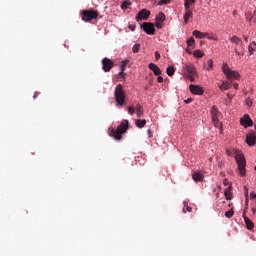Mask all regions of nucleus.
I'll return each instance as SVG.
<instances>
[{
  "instance_id": "1",
  "label": "nucleus",
  "mask_w": 256,
  "mask_h": 256,
  "mask_svg": "<svg viewBox=\"0 0 256 256\" xmlns=\"http://www.w3.org/2000/svg\"><path fill=\"white\" fill-rule=\"evenodd\" d=\"M127 129H129V120H123L117 129H109V135L116 141H121L123 139V133H126Z\"/></svg>"
},
{
  "instance_id": "2",
  "label": "nucleus",
  "mask_w": 256,
  "mask_h": 256,
  "mask_svg": "<svg viewBox=\"0 0 256 256\" xmlns=\"http://www.w3.org/2000/svg\"><path fill=\"white\" fill-rule=\"evenodd\" d=\"M236 163L238 165V171L240 177H245L247 175V170L245 167H247V160L245 159V154L241 151H236L235 155Z\"/></svg>"
},
{
  "instance_id": "3",
  "label": "nucleus",
  "mask_w": 256,
  "mask_h": 256,
  "mask_svg": "<svg viewBox=\"0 0 256 256\" xmlns=\"http://www.w3.org/2000/svg\"><path fill=\"white\" fill-rule=\"evenodd\" d=\"M114 99L116 101V107L121 109L125 105V90H123V85L118 84L114 91Z\"/></svg>"
},
{
  "instance_id": "4",
  "label": "nucleus",
  "mask_w": 256,
  "mask_h": 256,
  "mask_svg": "<svg viewBox=\"0 0 256 256\" xmlns=\"http://www.w3.org/2000/svg\"><path fill=\"white\" fill-rule=\"evenodd\" d=\"M231 43L235 45L234 47V53L238 56H244L245 55V44L241 41V38L239 36L234 35L230 38Z\"/></svg>"
},
{
  "instance_id": "5",
  "label": "nucleus",
  "mask_w": 256,
  "mask_h": 256,
  "mask_svg": "<svg viewBox=\"0 0 256 256\" xmlns=\"http://www.w3.org/2000/svg\"><path fill=\"white\" fill-rule=\"evenodd\" d=\"M82 21L86 23L89 21H93V19H97L99 17V12L94 9L83 10L81 12Z\"/></svg>"
},
{
  "instance_id": "6",
  "label": "nucleus",
  "mask_w": 256,
  "mask_h": 256,
  "mask_svg": "<svg viewBox=\"0 0 256 256\" xmlns=\"http://www.w3.org/2000/svg\"><path fill=\"white\" fill-rule=\"evenodd\" d=\"M210 114L214 127L221 129V122L219 121V117H221V112L219 111V108H217V106H212Z\"/></svg>"
},
{
  "instance_id": "7",
  "label": "nucleus",
  "mask_w": 256,
  "mask_h": 256,
  "mask_svg": "<svg viewBox=\"0 0 256 256\" xmlns=\"http://www.w3.org/2000/svg\"><path fill=\"white\" fill-rule=\"evenodd\" d=\"M141 29H143L144 33L147 35H155V25L151 22L142 23Z\"/></svg>"
},
{
  "instance_id": "8",
  "label": "nucleus",
  "mask_w": 256,
  "mask_h": 256,
  "mask_svg": "<svg viewBox=\"0 0 256 256\" xmlns=\"http://www.w3.org/2000/svg\"><path fill=\"white\" fill-rule=\"evenodd\" d=\"M115 67V62L109 58L102 59V69L104 73H109Z\"/></svg>"
},
{
  "instance_id": "9",
  "label": "nucleus",
  "mask_w": 256,
  "mask_h": 256,
  "mask_svg": "<svg viewBox=\"0 0 256 256\" xmlns=\"http://www.w3.org/2000/svg\"><path fill=\"white\" fill-rule=\"evenodd\" d=\"M151 16V12L147 9H142L138 12L136 16V21H147Z\"/></svg>"
},
{
  "instance_id": "10",
  "label": "nucleus",
  "mask_w": 256,
  "mask_h": 256,
  "mask_svg": "<svg viewBox=\"0 0 256 256\" xmlns=\"http://www.w3.org/2000/svg\"><path fill=\"white\" fill-rule=\"evenodd\" d=\"M246 143H247V145H249V147H253L254 145H256V133H255V131H250L246 135Z\"/></svg>"
},
{
  "instance_id": "11",
  "label": "nucleus",
  "mask_w": 256,
  "mask_h": 256,
  "mask_svg": "<svg viewBox=\"0 0 256 256\" xmlns=\"http://www.w3.org/2000/svg\"><path fill=\"white\" fill-rule=\"evenodd\" d=\"M190 93L193 95H203L205 93V90H203V87L195 84H190L189 86Z\"/></svg>"
},
{
  "instance_id": "12",
  "label": "nucleus",
  "mask_w": 256,
  "mask_h": 256,
  "mask_svg": "<svg viewBox=\"0 0 256 256\" xmlns=\"http://www.w3.org/2000/svg\"><path fill=\"white\" fill-rule=\"evenodd\" d=\"M240 125L245 127V129H247V127H253V120L248 114H245L244 117L240 120Z\"/></svg>"
},
{
  "instance_id": "13",
  "label": "nucleus",
  "mask_w": 256,
  "mask_h": 256,
  "mask_svg": "<svg viewBox=\"0 0 256 256\" xmlns=\"http://www.w3.org/2000/svg\"><path fill=\"white\" fill-rule=\"evenodd\" d=\"M183 69L188 75H197V68H195V65L191 63L184 64Z\"/></svg>"
},
{
  "instance_id": "14",
  "label": "nucleus",
  "mask_w": 256,
  "mask_h": 256,
  "mask_svg": "<svg viewBox=\"0 0 256 256\" xmlns=\"http://www.w3.org/2000/svg\"><path fill=\"white\" fill-rule=\"evenodd\" d=\"M245 213H246V211L243 212V219H244L246 228L248 229V231H253L255 224H253V221H251V219H249V217H247V215H245Z\"/></svg>"
},
{
  "instance_id": "15",
  "label": "nucleus",
  "mask_w": 256,
  "mask_h": 256,
  "mask_svg": "<svg viewBox=\"0 0 256 256\" xmlns=\"http://www.w3.org/2000/svg\"><path fill=\"white\" fill-rule=\"evenodd\" d=\"M148 67L150 71L154 73V75L156 76L161 75V68H159V66H157L155 63H149Z\"/></svg>"
},
{
  "instance_id": "16",
  "label": "nucleus",
  "mask_w": 256,
  "mask_h": 256,
  "mask_svg": "<svg viewBox=\"0 0 256 256\" xmlns=\"http://www.w3.org/2000/svg\"><path fill=\"white\" fill-rule=\"evenodd\" d=\"M227 79H230V81H233L234 79H239L241 76L239 75V72L230 70L228 74H226Z\"/></svg>"
},
{
  "instance_id": "17",
  "label": "nucleus",
  "mask_w": 256,
  "mask_h": 256,
  "mask_svg": "<svg viewBox=\"0 0 256 256\" xmlns=\"http://www.w3.org/2000/svg\"><path fill=\"white\" fill-rule=\"evenodd\" d=\"M192 35L194 37H196V39H205V37H207L208 34L207 33H203V32H201L199 30H194L192 32Z\"/></svg>"
},
{
  "instance_id": "18",
  "label": "nucleus",
  "mask_w": 256,
  "mask_h": 256,
  "mask_svg": "<svg viewBox=\"0 0 256 256\" xmlns=\"http://www.w3.org/2000/svg\"><path fill=\"white\" fill-rule=\"evenodd\" d=\"M145 111L143 110V106L141 104L136 105V117L141 118Z\"/></svg>"
},
{
  "instance_id": "19",
  "label": "nucleus",
  "mask_w": 256,
  "mask_h": 256,
  "mask_svg": "<svg viewBox=\"0 0 256 256\" xmlns=\"http://www.w3.org/2000/svg\"><path fill=\"white\" fill-rule=\"evenodd\" d=\"M135 125H136V127H138V129H143V127H145V125H147V120H145V119H137L135 121Z\"/></svg>"
},
{
  "instance_id": "20",
  "label": "nucleus",
  "mask_w": 256,
  "mask_h": 256,
  "mask_svg": "<svg viewBox=\"0 0 256 256\" xmlns=\"http://www.w3.org/2000/svg\"><path fill=\"white\" fill-rule=\"evenodd\" d=\"M220 91H227L231 89V83L228 81H223L222 84L219 86Z\"/></svg>"
},
{
  "instance_id": "21",
  "label": "nucleus",
  "mask_w": 256,
  "mask_h": 256,
  "mask_svg": "<svg viewBox=\"0 0 256 256\" xmlns=\"http://www.w3.org/2000/svg\"><path fill=\"white\" fill-rule=\"evenodd\" d=\"M190 19H193V12L191 10L186 11V13L184 14V24L187 25Z\"/></svg>"
},
{
  "instance_id": "22",
  "label": "nucleus",
  "mask_w": 256,
  "mask_h": 256,
  "mask_svg": "<svg viewBox=\"0 0 256 256\" xmlns=\"http://www.w3.org/2000/svg\"><path fill=\"white\" fill-rule=\"evenodd\" d=\"M256 51V42L252 41L248 46L249 55H254Z\"/></svg>"
},
{
  "instance_id": "23",
  "label": "nucleus",
  "mask_w": 256,
  "mask_h": 256,
  "mask_svg": "<svg viewBox=\"0 0 256 256\" xmlns=\"http://www.w3.org/2000/svg\"><path fill=\"white\" fill-rule=\"evenodd\" d=\"M203 173L201 172H194L192 175L193 181H203Z\"/></svg>"
},
{
  "instance_id": "24",
  "label": "nucleus",
  "mask_w": 256,
  "mask_h": 256,
  "mask_svg": "<svg viewBox=\"0 0 256 256\" xmlns=\"http://www.w3.org/2000/svg\"><path fill=\"white\" fill-rule=\"evenodd\" d=\"M166 73L169 77H173V75H175V67L173 66H169L167 69H166Z\"/></svg>"
},
{
  "instance_id": "25",
  "label": "nucleus",
  "mask_w": 256,
  "mask_h": 256,
  "mask_svg": "<svg viewBox=\"0 0 256 256\" xmlns=\"http://www.w3.org/2000/svg\"><path fill=\"white\" fill-rule=\"evenodd\" d=\"M127 65H129V60H123L121 65H120V71H126Z\"/></svg>"
},
{
  "instance_id": "26",
  "label": "nucleus",
  "mask_w": 256,
  "mask_h": 256,
  "mask_svg": "<svg viewBox=\"0 0 256 256\" xmlns=\"http://www.w3.org/2000/svg\"><path fill=\"white\" fill-rule=\"evenodd\" d=\"M224 195H225L226 199H227L228 201H230V199H231V186H229L228 188H226V190H225V192H224Z\"/></svg>"
},
{
  "instance_id": "27",
  "label": "nucleus",
  "mask_w": 256,
  "mask_h": 256,
  "mask_svg": "<svg viewBox=\"0 0 256 256\" xmlns=\"http://www.w3.org/2000/svg\"><path fill=\"white\" fill-rule=\"evenodd\" d=\"M187 46L188 47H195V38H193V37H190L188 40H187Z\"/></svg>"
},
{
  "instance_id": "28",
  "label": "nucleus",
  "mask_w": 256,
  "mask_h": 256,
  "mask_svg": "<svg viewBox=\"0 0 256 256\" xmlns=\"http://www.w3.org/2000/svg\"><path fill=\"white\" fill-rule=\"evenodd\" d=\"M129 5H131V3L129 2V0H125L122 2L121 4V9L125 10V9H129Z\"/></svg>"
},
{
  "instance_id": "29",
  "label": "nucleus",
  "mask_w": 256,
  "mask_h": 256,
  "mask_svg": "<svg viewBox=\"0 0 256 256\" xmlns=\"http://www.w3.org/2000/svg\"><path fill=\"white\" fill-rule=\"evenodd\" d=\"M194 57H196L197 59H201V57H203V52L201 50H195L193 53Z\"/></svg>"
},
{
  "instance_id": "30",
  "label": "nucleus",
  "mask_w": 256,
  "mask_h": 256,
  "mask_svg": "<svg viewBox=\"0 0 256 256\" xmlns=\"http://www.w3.org/2000/svg\"><path fill=\"white\" fill-rule=\"evenodd\" d=\"M233 215H235V212L233 211V209H230L225 212V217H227V219H231V217H233Z\"/></svg>"
},
{
  "instance_id": "31",
  "label": "nucleus",
  "mask_w": 256,
  "mask_h": 256,
  "mask_svg": "<svg viewBox=\"0 0 256 256\" xmlns=\"http://www.w3.org/2000/svg\"><path fill=\"white\" fill-rule=\"evenodd\" d=\"M140 49H141V44H134L132 47L133 53H139Z\"/></svg>"
},
{
  "instance_id": "32",
  "label": "nucleus",
  "mask_w": 256,
  "mask_h": 256,
  "mask_svg": "<svg viewBox=\"0 0 256 256\" xmlns=\"http://www.w3.org/2000/svg\"><path fill=\"white\" fill-rule=\"evenodd\" d=\"M222 71H223L224 74L228 75L229 72L231 71V70L229 69V65L223 64V66H222Z\"/></svg>"
},
{
  "instance_id": "33",
  "label": "nucleus",
  "mask_w": 256,
  "mask_h": 256,
  "mask_svg": "<svg viewBox=\"0 0 256 256\" xmlns=\"http://www.w3.org/2000/svg\"><path fill=\"white\" fill-rule=\"evenodd\" d=\"M127 111L130 115H135L136 107L135 106H128Z\"/></svg>"
},
{
  "instance_id": "34",
  "label": "nucleus",
  "mask_w": 256,
  "mask_h": 256,
  "mask_svg": "<svg viewBox=\"0 0 256 256\" xmlns=\"http://www.w3.org/2000/svg\"><path fill=\"white\" fill-rule=\"evenodd\" d=\"M125 77H127V74L125 73V71H121L118 73L117 79H125Z\"/></svg>"
},
{
  "instance_id": "35",
  "label": "nucleus",
  "mask_w": 256,
  "mask_h": 256,
  "mask_svg": "<svg viewBox=\"0 0 256 256\" xmlns=\"http://www.w3.org/2000/svg\"><path fill=\"white\" fill-rule=\"evenodd\" d=\"M207 67H206V69H207V71H211V69H213V61L211 60V59H209L208 61H207Z\"/></svg>"
},
{
  "instance_id": "36",
  "label": "nucleus",
  "mask_w": 256,
  "mask_h": 256,
  "mask_svg": "<svg viewBox=\"0 0 256 256\" xmlns=\"http://www.w3.org/2000/svg\"><path fill=\"white\" fill-rule=\"evenodd\" d=\"M157 20L160 22V23H163V21H165V14L163 13H160L157 17Z\"/></svg>"
},
{
  "instance_id": "37",
  "label": "nucleus",
  "mask_w": 256,
  "mask_h": 256,
  "mask_svg": "<svg viewBox=\"0 0 256 256\" xmlns=\"http://www.w3.org/2000/svg\"><path fill=\"white\" fill-rule=\"evenodd\" d=\"M246 105L248 107H251V105H253V99L251 97L246 98Z\"/></svg>"
},
{
  "instance_id": "38",
  "label": "nucleus",
  "mask_w": 256,
  "mask_h": 256,
  "mask_svg": "<svg viewBox=\"0 0 256 256\" xmlns=\"http://www.w3.org/2000/svg\"><path fill=\"white\" fill-rule=\"evenodd\" d=\"M190 8H191V4H189V2H184L185 11H191Z\"/></svg>"
},
{
  "instance_id": "39",
  "label": "nucleus",
  "mask_w": 256,
  "mask_h": 256,
  "mask_svg": "<svg viewBox=\"0 0 256 256\" xmlns=\"http://www.w3.org/2000/svg\"><path fill=\"white\" fill-rule=\"evenodd\" d=\"M187 79H189V81H191V83H193V81H195V75H191V74H187Z\"/></svg>"
},
{
  "instance_id": "40",
  "label": "nucleus",
  "mask_w": 256,
  "mask_h": 256,
  "mask_svg": "<svg viewBox=\"0 0 256 256\" xmlns=\"http://www.w3.org/2000/svg\"><path fill=\"white\" fill-rule=\"evenodd\" d=\"M167 3H171V0H160L158 5H167Z\"/></svg>"
},
{
  "instance_id": "41",
  "label": "nucleus",
  "mask_w": 256,
  "mask_h": 256,
  "mask_svg": "<svg viewBox=\"0 0 256 256\" xmlns=\"http://www.w3.org/2000/svg\"><path fill=\"white\" fill-rule=\"evenodd\" d=\"M155 59L156 61H159V59H161V54H159L158 51L155 52Z\"/></svg>"
},
{
  "instance_id": "42",
  "label": "nucleus",
  "mask_w": 256,
  "mask_h": 256,
  "mask_svg": "<svg viewBox=\"0 0 256 256\" xmlns=\"http://www.w3.org/2000/svg\"><path fill=\"white\" fill-rule=\"evenodd\" d=\"M128 29H130V31H135V24H130Z\"/></svg>"
},
{
  "instance_id": "43",
  "label": "nucleus",
  "mask_w": 256,
  "mask_h": 256,
  "mask_svg": "<svg viewBox=\"0 0 256 256\" xmlns=\"http://www.w3.org/2000/svg\"><path fill=\"white\" fill-rule=\"evenodd\" d=\"M185 2L190 5H195V0H185Z\"/></svg>"
},
{
  "instance_id": "44",
  "label": "nucleus",
  "mask_w": 256,
  "mask_h": 256,
  "mask_svg": "<svg viewBox=\"0 0 256 256\" xmlns=\"http://www.w3.org/2000/svg\"><path fill=\"white\" fill-rule=\"evenodd\" d=\"M223 185H225V187H227V185H229V179L225 178L223 180Z\"/></svg>"
},
{
  "instance_id": "45",
  "label": "nucleus",
  "mask_w": 256,
  "mask_h": 256,
  "mask_svg": "<svg viewBox=\"0 0 256 256\" xmlns=\"http://www.w3.org/2000/svg\"><path fill=\"white\" fill-rule=\"evenodd\" d=\"M157 81H158V83H163V77L158 75Z\"/></svg>"
},
{
  "instance_id": "46",
  "label": "nucleus",
  "mask_w": 256,
  "mask_h": 256,
  "mask_svg": "<svg viewBox=\"0 0 256 256\" xmlns=\"http://www.w3.org/2000/svg\"><path fill=\"white\" fill-rule=\"evenodd\" d=\"M250 199H256V193L255 192L250 193Z\"/></svg>"
},
{
  "instance_id": "47",
  "label": "nucleus",
  "mask_w": 256,
  "mask_h": 256,
  "mask_svg": "<svg viewBox=\"0 0 256 256\" xmlns=\"http://www.w3.org/2000/svg\"><path fill=\"white\" fill-rule=\"evenodd\" d=\"M147 134H148V137H149V138L153 137V133L151 132V129H148V130H147Z\"/></svg>"
},
{
  "instance_id": "48",
  "label": "nucleus",
  "mask_w": 256,
  "mask_h": 256,
  "mask_svg": "<svg viewBox=\"0 0 256 256\" xmlns=\"http://www.w3.org/2000/svg\"><path fill=\"white\" fill-rule=\"evenodd\" d=\"M39 95H41L40 92H35V93H34V96H33V99H37V97H39Z\"/></svg>"
},
{
  "instance_id": "49",
  "label": "nucleus",
  "mask_w": 256,
  "mask_h": 256,
  "mask_svg": "<svg viewBox=\"0 0 256 256\" xmlns=\"http://www.w3.org/2000/svg\"><path fill=\"white\" fill-rule=\"evenodd\" d=\"M243 39H244V41H245V43H249V36H243Z\"/></svg>"
},
{
  "instance_id": "50",
  "label": "nucleus",
  "mask_w": 256,
  "mask_h": 256,
  "mask_svg": "<svg viewBox=\"0 0 256 256\" xmlns=\"http://www.w3.org/2000/svg\"><path fill=\"white\" fill-rule=\"evenodd\" d=\"M245 207H249V198H245Z\"/></svg>"
},
{
  "instance_id": "51",
  "label": "nucleus",
  "mask_w": 256,
  "mask_h": 256,
  "mask_svg": "<svg viewBox=\"0 0 256 256\" xmlns=\"http://www.w3.org/2000/svg\"><path fill=\"white\" fill-rule=\"evenodd\" d=\"M186 211H188V213H191V211H193V208H191V206H187Z\"/></svg>"
},
{
  "instance_id": "52",
  "label": "nucleus",
  "mask_w": 256,
  "mask_h": 256,
  "mask_svg": "<svg viewBox=\"0 0 256 256\" xmlns=\"http://www.w3.org/2000/svg\"><path fill=\"white\" fill-rule=\"evenodd\" d=\"M251 211H252L253 215H255V214H256V207H255V206L252 207V208H251Z\"/></svg>"
},
{
  "instance_id": "53",
  "label": "nucleus",
  "mask_w": 256,
  "mask_h": 256,
  "mask_svg": "<svg viewBox=\"0 0 256 256\" xmlns=\"http://www.w3.org/2000/svg\"><path fill=\"white\" fill-rule=\"evenodd\" d=\"M192 101H193V99L188 98L187 100H185V103L189 104V103H191Z\"/></svg>"
},
{
  "instance_id": "54",
  "label": "nucleus",
  "mask_w": 256,
  "mask_h": 256,
  "mask_svg": "<svg viewBox=\"0 0 256 256\" xmlns=\"http://www.w3.org/2000/svg\"><path fill=\"white\" fill-rule=\"evenodd\" d=\"M228 99L231 101V99H233V95H231L230 93L227 94Z\"/></svg>"
},
{
  "instance_id": "55",
  "label": "nucleus",
  "mask_w": 256,
  "mask_h": 256,
  "mask_svg": "<svg viewBox=\"0 0 256 256\" xmlns=\"http://www.w3.org/2000/svg\"><path fill=\"white\" fill-rule=\"evenodd\" d=\"M245 199H249V191L245 192Z\"/></svg>"
},
{
  "instance_id": "56",
  "label": "nucleus",
  "mask_w": 256,
  "mask_h": 256,
  "mask_svg": "<svg viewBox=\"0 0 256 256\" xmlns=\"http://www.w3.org/2000/svg\"><path fill=\"white\" fill-rule=\"evenodd\" d=\"M233 85H234V89H239V84L234 83Z\"/></svg>"
},
{
  "instance_id": "57",
  "label": "nucleus",
  "mask_w": 256,
  "mask_h": 256,
  "mask_svg": "<svg viewBox=\"0 0 256 256\" xmlns=\"http://www.w3.org/2000/svg\"><path fill=\"white\" fill-rule=\"evenodd\" d=\"M156 27H157V29H161V24L160 23H156Z\"/></svg>"
},
{
  "instance_id": "58",
  "label": "nucleus",
  "mask_w": 256,
  "mask_h": 256,
  "mask_svg": "<svg viewBox=\"0 0 256 256\" xmlns=\"http://www.w3.org/2000/svg\"><path fill=\"white\" fill-rule=\"evenodd\" d=\"M184 207H188L187 201L183 202Z\"/></svg>"
},
{
  "instance_id": "59",
  "label": "nucleus",
  "mask_w": 256,
  "mask_h": 256,
  "mask_svg": "<svg viewBox=\"0 0 256 256\" xmlns=\"http://www.w3.org/2000/svg\"><path fill=\"white\" fill-rule=\"evenodd\" d=\"M247 209H249V206H245V209H244V211H246L245 215L247 214Z\"/></svg>"
},
{
  "instance_id": "60",
  "label": "nucleus",
  "mask_w": 256,
  "mask_h": 256,
  "mask_svg": "<svg viewBox=\"0 0 256 256\" xmlns=\"http://www.w3.org/2000/svg\"><path fill=\"white\" fill-rule=\"evenodd\" d=\"M183 213H186L185 208H183Z\"/></svg>"
}]
</instances>
